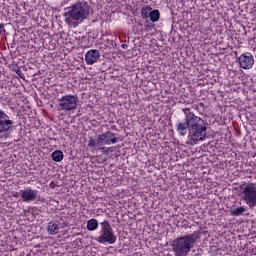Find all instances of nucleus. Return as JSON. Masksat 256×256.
Returning <instances> with one entry per match:
<instances>
[{"label": "nucleus", "instance_id": "1", "mask_svg": "<svg viewBox=\"0 0 256 256\" xmlns=\"http://www.w3.org/2000/svg\"><path fill=\"white\" fill-rule=\"evenodd\" d=\"M182 111L185 118L183 122L177 124L179 135L185 137L188 133L187 145H195L199 141H205L207 137V123H205V120L191 112V108H183Z\"/></svg>", "mask_w": 256, "mask_h": 256}, {"label": "nucleus", "instance_id": "2", "mask_svg": "<svg viewBox=\"0 0 256 256\" xmlns=\"http://www.w3.org/2000/svg\"><path fill=\"white\" fill-rule=\"evenodd\" d=\"M65 23L68 27H78L85 19L91 15V6L87 2L77 1L75 4L65 9Z\"/></svg>", "mask_w": 256, "mask_h": 256}, {"label": "nucleus", "instance_id": "3", "mask_svg": "<svg viewBox=\"0 0 256 256\" xmlns=\"http://www.w3.org/2000/svg\"><path fill=\"white\" fill-rule=\"evenodd\" d=\"M100 235L96 238L97 243H101L105 245H114L117 242V236L115 235V231L113 227H111V223L107 220H104L100 223Z\"/></svg>", "mask_w": 256, "mask_h": 256}, {"label": "nucleus", "instance_id": "4", "mask_svg": "<svg viewBox=\"0 0 256 256\" xmlns=\"http://www.w3.org/2000/svg\"><path fill=\"white\" fill-rule=\"evenodd\" d=\"M193 249V240L187 236H181L173 240L172 251L175 256H187Z\"/></svg>", "mask_w": 256, "mask_h": 256}, {"label": "nucleus", "instance_id": "5", "mask_svg": "<svg viewBox=\"0 0 256 256\" xmlns=\"http://www.w3.org/2000/svg\"><path fill=\"white\" fill-rule=\"evenodd\" d=\"M117 141H119V138L115 137V133L107 131L98 135L96 140L93 137H89L88 147L93 149L95 147H103V145H115Z\"/></svg>", "mask_w": 256, "mask_h": 256}, {"label": "nucleus", "instance_id": "6", "mask_svg": "<svg viewBox=\"0 0 256 256\" xmlns=\"http://www.w3.org/2000/svg\"><path fill=\"white\" fill-rule=\"evenodd\" d=\"M242 199L248 205L249 209L256 208V185L253 183L247 184L241 192Z\"/></svg>", "mask_w": 256, "mask_h": 256}, {"label": "nucleus", "instance_id": "7", "mask_svg": "<svg viewBox=\"0 0 256 256\" xmlns=\"http://www.w3.org/2000/svg\"><path fill=\"white\" fill-rule=\"evenodd\" d=\"M58 109L60 111H73L77 109V97L75 95H65L58 100Z\"/></svg>", "mask_w": 256, "mask_h": 256}, {"label": "nucleus", "instance_id": "8", "mask_svg": "<svg viewBox=\"0 0 256 256\" xmlns=\"http://www.w3.org/2000/svg\"><path fill=\"white\" fill-rule=\"evenodd\" d=\"M13 129H15V121L9 119V115L5 111L0 110V135L9 133Z\"/></svg>", "mask_w": 256, "mask_h": 256}, {"label": "nucleus", "instance_id": "9", "mask_svg": "<svg viewBox=\"0 0 256 256\" xmlns=\"http://www.w3.org/2000/svg\"><path fill=\"white\" fill-rule=\"evenodd\" d=\"M239 65L242 69H251L255 65V58L250 52L243 53L238 58Z\"/></svg>", "mask_w": 256, "mask_h": 256}, {"label": "nucleus", "instance_id": "10", "mask_svg": "<svg viewBox=\"0 0 256 256\" xmlns=\"http://www.w3.org/2000/svg\"><path fill=\"white\" fill-rule=\"evenodd\" d=\"M100 57L101 53L99 52V50L92 49L85 54V62L87 65H95V63L99 61Z\"/></svg>", "mask_w": 256, "mask_h": 256}, {"label": "nucleus", "instance_id": "11", "mask_svg": "<svg viewBox=\"0 0 256 256\" xmlns=\"http://www.w3.org/2000/svg\"><path fill=\"white\" fill-rule=\"evenodd\" d=\"M22 201L24 203H29V201H35L37 199V195L39 192L37 190H33L31 188H28L26 190H20Z\"/></svg>", "mask_w": 256, "mask_h": 256}, {"label": "nucleus", "instance_id": "12", "mask_svg": "<svg viewBox=\"0 0 256 256\" xmlns=\"http://www.w3.org/2000/svg\"><path fill=\"white\" fill-rule=\"evenodd\" d=\"M47 231L49 235H57V233H59V224L50 221L47 226Z\"/></svg>", "mask_w": 256, "mask_h": 256}, {"label": "nucleus", "instance_id": "13", "mask_svg": "<svg viewBox=\"0 0 256 256\" xmlns=\"http://www.w3.org/2000/svg\"><path fill=\"white\" fill-rule=\"evenodd\" d=\"M245 211H247V209L243 206H240V207H237V208H231L230 209V215H232V217H239L242 214H244Z\"/></svg>", "mask_w": 256, "mask_h": 256}, {"label": "nucleus", "instance_id": "14", "mask_svg": "<svg viewBox=\"0 0 256 256\" xmlns=\"http://www.w3.org/2000/svg\"><path fill=\"white\" fill-rule=\"evenodd\" d=\"M99 228V221H97V219H90L87 222V229L88 231H97V229Z\"/></svg>", "mask_w": 256, "mask_h": 256}, {"label": "nucleus", "instance_id": "15", "mask_svg": "<svg viewBox=\"0 0 256 256\" xmlns=\"http://www.w3.org/2000/svg\"><path fill=\"white\" fill-rule=\"evenodd\" d=\"M63 157V151L61 150H56L51 154V158L55 161V163H61V161H63Z\"/></svg>", "mask_w": 256, "mask_h": 256}, {"label": "nucleus", "instance_id": "16", "mask_svg": "<svg viewBox=\"0 0 256 256\" xmlns=\"http://www.w3.org/2000/svg\"><path fill=\"white\" fill-rule=\"evenodd\" d=\"M149 17L152 23H157V21H159V19L161 18V13L157 9L151 10L149 13Z\"/></svg>", "mask_w": 256, "mask_h": 256}, {"label": "nucleus", "instance_id": "17", "mask_svg": "<svg viewBox=\"0 0 256 256\" xmlns=\"http://www.w3.org/2000/svg\"><path fill=\"white\" fill-rule=\"evenodd\" d=\"M188 239L192 240V246H195V242L197 239H201V232L200 231H195L192 234L185 235Z\"/></svg>", "mask_w": 256, "mask_h": 256}, {"label": "nucleus", "instance_id": "18", "mask_svg": "<svg viewBox=\"0 0 256 256\" xmlns=\"http://www.w3.org/2000/svg\"><path fill=\"white\" fill-rule=\"evenodd\" d=\"M153 10V8H151V6H145L141 9V17L142 19H149V14L151 13V11Z\"/></svg>", "mask_w": 256, "mask_h": 256}, {"label": "nucleus", "instance_id": "19", "mask_svg": "<svg viewBox=\"0 0 256 256\" xmlns=\"http://www.w3.org/2000/svg\"><path fill=\"white\" fill-rule=\"evenodd\" d=\"M15 67H16V75H18V77H20L21 79H23L25 77V75L23 74V71H21L19 69V65L15 64Z\"/></svg>", "mask_w": 256, "mask_h": 256}, {"label": "nucleus", "instance_id": "20", "mask_svg": "<svg viewBox=\"0 0 256 256\" xmlns=\"http://www.w3.org/2000/svg\"><path fill=\"white\" fill-rule=\"evenodd\" d=\"M145 28L149 29V31H152V29H155V24H153V23H151L149 21H146Z\"/></svg>", "mask_w": 256, "mask_h": 256}, {"label": "nucleus", "instance_id": "21", "mask_svg": "<svg viewBox=\"0 0 256 256\" xmlns=\"http://www.w3.org/2000/svg\"><path fill=\"white\" fill-rule=\"evenodd\" d=\"M115 151V147H109L103 151L104 155H108L109 153H113Z\"/></svg>", "mask_w": 256, "mask_h": 256}, {"label": "nucleus", "instance_id": "22", "mask_svg": "<svg viewBox=\"0 0 256 256\" xmlns=\"http://www.w3.org/2000/svg\"><path fill=\"white\" fill-rule=\"evenodd\" d=\"M5 33V24L0 23V35H3Z\"/></svg>", "mask_w": 256, "mask_h": 256}, {"label": "nucleus", "instance_id": "23", "mask_svg": "<svg viewBox=\"0 0 256 256\" xmlns=\"http://www.w3.org/2000/svg\"><path fill=\"white\" fill-rule=\"evenodd\" d=\"M98 147H99V148H98V151H102V152H103V151H106V150H107V148H106V147H104V146H103V147L98 146Z\"/></svg>", "mask_w": 256, "mask_h": 256}, {"label": "nucleus", "instance_id": "24", "mask_svg": "<svg viewBox=\"0 0 256 256\" xmlns=\"http://www.w3.org/2000/svg\"><path fill=\"white\" fill-rule=\"evenodd\" d=\"M122 49H127V47H129L127 44H122L121 45Z\"/></svg>", "mask_w": 256, "mask_h": 256}, {"label": "nucleus", "instance_id": "25", "mask_svg": "<svg viewBox=\"0 0 256 256\" xmlns=\"http://www.w3.org/2000/svg\"><path fill=\"white\" fill-rule=\"evenodd\" d=\"M12 67H13V71H15V73H17V67H15V64L12 65Z\"/></svg>", "mask_w": 256, "mask_h": 256}, {"label": "nucleus", "instance_id": "26", "mask_svg": "<svg viewBox=\"0 0 256 256\" xmlns=\"http://www.w3.org/2000/svg\"><path fill=\"white\" fill-rule=\"evenodd\" d=\"M13 197H19V193H18V192H15V193L13 194Z\"/></svg>", "mask_w": 256, "mask_h": 256}, {"label": "nucleus", "instance_id": "27", "mask_svg": "<svg viewBox=\"0 0 256 256\" xmlns=\"http://www.w3.org/2000/svg\"><path fill=\"white\" fill-rule=\"evenodd\" d=\"M199 106H200V107H205V104H204L203 102H200V103H199Z\"/></svg>", "mask_w": 256, "mask_h": 256}, {"label": "nucleus", "instance_id": "28", "mask_svg": "<svg viewBox=\"0 0 256 256\" xmlns=\"http://www.w3.org/2000/svg\"><path fill=\"white\" fill-rule=\"evenodd\" d=\"M69 225H67V223H64V227H68Z\"/></svg>", "mask_w": 256, "mask_h": 256}]
</instances>
